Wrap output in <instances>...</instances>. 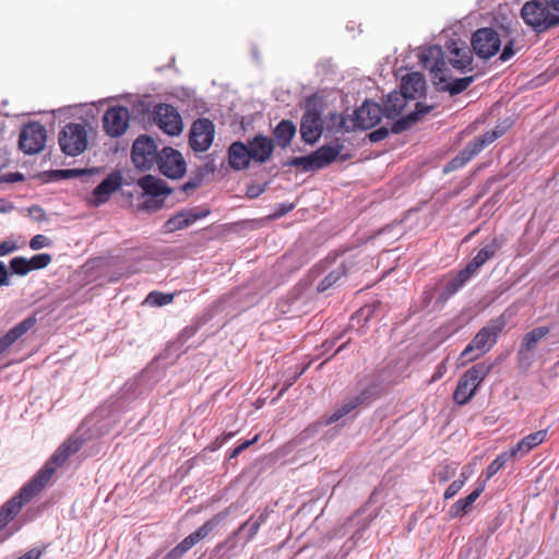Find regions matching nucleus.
I'll return each instance as SVG.
<instances>
[{
	"label": "nucleus",
	"instance_id": "393cba45",
	"mask_svg": "<svg viewBox=\"0 0 559 559\" xmlns=\"http://www.w3.org/2000/svg\"><path fill=\"white\" fill-rule=\"evenodd\" d=\"M425 87L424 76L418 72H412L402 79L400 93L409 100H414L424 94Z\"/></svg>",
	"mask_w": 559,
	"mask_h": 559
},
{
	"label": "nucleus",
	"instance_id": "680f3d73",
	"mask_svg": "<svg viewBox=\"0 0 559 559\" xmlns=\"http://www.w3.org/2000/svg\"><path fill=\"white\" fill-rule=\"evenodd\" d=\"M549 8H551L554 11L559 12V0H546Z\"/></svg>",
	"mask_w": 559,
	"mask_h": 559
},
{
	"label": "nucleus",
	"instance_id": "f257e3e1",
	"mask_svg": "<svg viewBox=\"0 0 559 559\" xmlns=\"http://www.w3.org/2000/svg\"><path fill=\"white\" fill-rule=\"evenodd\" d=\"M84 440L81 437L71 436L62 442L37 474L22 487V496L32 500L38 495L50 480L58 467L83 447Z\"/></svg>",
	"mask_w": 559,
	"mask_h": 559
},
{
	"label": "nucleus",
	"instance_id": "1a4fd4ad",
	"mask_svg": "<svg viewBox=\"0 0 559 559\" xmlns=\"http://www.w3.org/2000/svg\"><path fill=\"white\" fill-rule=\"evenodd\" d=\"M47 141V130L38 121H32L23 126L19 146L24 154L34 155L41 152Z\"/></svg>",
	"mask_w": 559,
	"mask_h": 559
},
{
	"label": "nucleus",
	"instance_id": "58836bf2",
	"mask_svg": "<svg viewBox=\"0 0 559 559\" xmlns=\"http://www.w3.org/2000/svg\"><path fill=\"white\" fill-rule=\"evenodd\" d=\"M457 465L454 463H448L439 467L436 472V477L440 483H447L453 478L456 474Z\"/></svg>",
	"mask_w": 559,
	"mask_h": 559
},
{
	"label": "nucleus",
	"instance_id": "13d9d810",
	"mask_svg": "<svg viewBox=\"0 0 559 559\" xmlns=\"http://www.w3.org/2000/svg\"><path fill=\"white\" fill-rule=\"evenodd\" d=\"M445 370H447V366H445V361H443L437 367V370H436L435 374L432 376V381H437L438 379H440L444 374Z\"/></svg>",
	"mask_w": 559,
	"mask_h": 559
},
{
	"label": "nucleus",
	"instance_id": "dca6fc26",
	"mask_svg": "<svg viewBox=\"0 0 559 559\" xmlns=\"http://www.w3.org/2000/svg\"><path fill=\"white\" fill-rule=\"evenodd\" d=\"M419 62L433 75V81L447 72V64L443 59V51L440 46L432 45L420 48L418 52Z\"/></svg>",
	"mask_w": 559,
	"mask_h": 559
},
{
	"label": "nucleus",
	"instance_id": "423d86ee",
	"mask_svg": "<svg viewBox=\"0 0 559 559\" xmlns=\"http://www.w3.org/2000/svg\"><path fill=\"white\" fill-rule=\"evenodd\" d=\"M58 142L61 151L69 156H78L87 147V130L85 123L70 122L59 132Z\"/></svg>",
	"mask_w": 559,
	"mask_h": 559
},
{
	"label": "nucleus",
	"instance_id": "5fc2aeb1",
	"mask_svg": "<svg viewBox=\"0 0 559 559\" xmlns=\"http://www.w3.org/2000/svg\"><path fill=\"white\" fill-rule=\"evenodd\" d=\"M194 243L203 242L204 245L210 240V235L207 229H202L201 231L197 233L193 237Z\"/></svg>",
	"mask_w": 559,
	"mask_h": 559
},
{
	"label": "nucleus",
	"instance_id": "6e6d98bb",
	"mask_svg": "<svg viewBox=\"0 0 559 559\" xmlns=\"http://www.w3.org/2000/svg\"><path fill=\"white\" fill-rule=\"evenodd\" d=\"M41 554L40 549L33 548L16 559H39Z\"/></svg>",
	"mask_w": 559,
	"mask_h": 559
},
{
	"label": "nucleus",
	"instance_id": "4c0bfd02",
	"mask_svg": "<svg viewBox=\"0 0 559 559\" xmlns=\"http://www.w3.org/2000/svg\"><path fill=\"white\" fill-rule=\"evenodd\" d=\"M9 265L11 273L19 276H25L31 272L28 259L25 257H15L11 259Z\"/></svg>",
	"mask_w": 559,
	"mask_h": 559
},
{
	"label": "nucleus",
	"instance_id": "f8f14e48",
	"mask_svg": "<svg viewBox=\"0 0 559 559\" xmlns=\"http://www.w3.org/2000/svg\"><path fill=\"white\" fill-rule=\"evenodd\" d=\"M129 122L128 108L121 105L112 106L103 116V130L110 138H119L128 130Z\"/></svg>",
	"mask_w": 559,
	"mask_h": 559
},
{
	"label": "nucleus",
	"instance_id": "5701e85b",
	"mask_svg": "<svg viewBox=\"0 0 559 559\" xmlns=\"http://www.w3.org/2000/svg\"><path fill=\"white\" fill-rule=\"evenodd\" d=\"M486 488V480L478 481L477 487L465 498L455 501L449 509V516L451 519H460L467 514Z\"/></svg>",
	"mask_w": 559,
	"mask_h": 559
},
{
	"label": "nucleus",
	"instance_id": "a18cd8bd",
	"mask_svg": "<svg viewBox=\"0 0 559 559\" xmlns=\"http://www.w3.org/2000/svg\"><path fill=\"white\" fill-rule=\"evenodd\" d=\"M465 484L463 480H460L459 478L453 480L448 488L445 489L443 497L444 499H451L453 498L464 486Z\"/></svg>",
	"mask_w": 559,
	"mask_h": 559
},
{
	"label": "nucleus",
	"instance_id": "b1692460",
	"mask_svg": "<svg viewBox=\"0 0 559 559\" xmlns=\"http://www.w3.org/2000/svg\"><path fill=\"white\" fill-rule=\"evenodd\" d=\"M210 533V521L205 522L199 530L187 536L180 544L171 549L163 559H180L193 545L207 536Z\"/></svg>",
	"mask_w": 559,
	"mask_h": 559
},
{
	"label": "nucleus",
	"instance_id": "aec40b11",
	"mask_svg": "<svg viewBox=\"0 0 559 559\" xmlns=\"http://www.w3.org/2000/svg\"><path fill=\"white\" fill-rule=\"evenodd\" d=\"M189 144L194 152H205L210 147V119L201 118L193 122Z\"/></svg>",
	"mask_w": 559,
	"mask_h": 559
},
{
	"label": "nucleus",
	"instance_id": "412c9836",
	"mask_svg": "<svg viewBox=\"0 0 559 559\" xmlns=\"http://www.w3.org/2000/svg\"><path fill=\"white\" fill-rule=\"evenodd\" d=\"M122 185V176L119 171L109 174L94 190L92 203L99 206L107 202L112 192L118 190Z\"/></svg>",
	"mask_w": 559,
	"mask_h": 559
},
{
	"label": "nucleus",
	"instance_id": "20e7f679",
	"mask_svg": "<svg viewBox=\"0 0 559 559\" xmlns=\"http://www.w3.org/2000/svg\"><path fill=\"white\" fill-rule=\"evenodd\" d=\"M491 366L480 362L468 369L459 380L457 386L454 391L453 399L456 404H466L474 395L490 372Z\"/></svg>",
	"mask_w": 559,
	"mask_h": 559
},
{
	"label": "nucleus",
	"instance_id": "4be33fe9",
	"mask_svg": "<svg viewBox=\"0 0 559 559\" xmlns=\"http://www.w3.org/2000/svg\"><path fill=\"white\" fill-rule=\"evenodd\" d=\"M381 115V107L367 100L355 111V124L365 130L371 129L380 122Z\"/></svg>",
	"mask_w": 559,
	"mask_h": 559
},
{
	"label": "nucleus",
	"instance_id": "0e129e2a",
	"mask_svg": "<svg viewBox=\"0 0 559 559\" xmlns=\"http://www.w3.org/2000/svg\"><path fill=\"white\" fill-rule=\"evenodd\" d=\"M211 134H212V135L214 134V130H213V129H212V131H211Z\"/></svg>",
	"mask_w": 559,
	"mask_h": 559
},
{
	"label": "nucleus",
	"instance_id": "a19ab883",
	"mask_svg": "<svg viewBox=\"0 0 559 559\" xmlns=\"http://www.w3.org/2000/svg\"><path fill=\"white\" fill-rule=\"evenodd\" d=\"M174 296L171 294H163L158 292H153L147 296V301L154 306H165L173 301Z\"/></svg>",
	"mask_w": 559,
	"mask_h": 559
},
{
	"label": "nucleus",
	"instance_id": "6e6552de",
	"mask_svg": "<svg viewBox=\"0 0 559 559\" xmlns=\"http://www.w3.org/2000/svg\"><path fill=\"white\" fill-rule=\"evenodd\" d=\"M158 158L159 153L153 138L143 134L134 141L131 150V159L138 169H151L157 164Z\"/></svg>",
	"mask_w": 559,
	"mask_h": 559
},
{
	"label": "nucleus",
	"instance_id": "cd10ccee",
	"mask_svg": "<svg viewBox=\"0 0 559 559\" xmlns=\"http://www.w3.org/2000/svg\"><path fill=\"white\" fill-rule=\"evenodd\" d=\"M546 437L547 430H538L532 432L524 437L523 439H521L513 448L509 450V452L513 457L524 456L531 450L542 444L546 440Z\"/></svg>",
	"mask_w": 559,
	"mask_h": 559
},
{
	"label": "nucleus",
	"instance_id": "052dcab7",
	"mask_svg": "<svg viewBox=\"0 0 559 559\" xmlns=\"http://www.w3.org/2000/svg\"><path fill=\"white\" fill-rule=\"evenodd\" d=\"M258 440V436H255L253 439L251 440H248V441H245L242 442L241 444H239L237 448H238V451L242 452L243 450H246L247 448H249L251 444H253L254 442H257Z\"/></svg>",
	"mask_w": 559,
	"mask_h": 559
},
{
	"label": "nucleus",
	"instance_id": "8fccbe9b",
	"mask_svg": "<svg viewBox=\"0 0 559 559\" xmlns=\"http://www.w3.org/2000/svg\"><path fill=\"white\" fill-rule=\"evenodd\" d=\"M17 250V245L12 240H4L0 242V257L7 255Z\"/></svg>",
	"mask_w": 559,
	"mask_h": 559
},
{
	"label": "nucleus",
	"instance_id": "09e8293b",
	"mask_svg": "<svg viewBox=\"0 0 559 559\" xmlns=\"http://www.w3.org/2000/svg\"><path fill=\"white\" fill-rule=\"evenodd\" d=\"M11 285V273L5 264L0 261V287Z\"/></svg>",
	"mask_w": 559,
	"mask_h": 559
},
{
	"label": "nucleus",
	"instance_id": "0eeeda50",
	"mask_svg": "<svg viewBox=\"0 0 559 559\" xmlns=\"http://www.w3.org/2000/svg\"><path fill=\"white\" fill-rule=\"evenodd\" d=\"M521 15L527 25L538 32L559 24V16L549 12L539 0L526 2L521 10Z\"/></svg>",
	"mask_w": 559,
	"mask_h": 559
},
{
	"label": "nucleus",
	"instance_id": "f704fd0d",
	"mask_svg": "<svg viewBox=\"0 0 559 559\" xmlns=\"http://www.w3.org/2000/svg\"><path fill=\"white\" fill-rule=\"evenodd\" d=\"M360 396L352 397L345 401L335 412L330 416L328 423L332 424L349 414L353 409H355L361 403Z\"/></svg>",
	"mask_w": 559,
	"mask_h": 559
},
{
	"label": "nucleus",
	"instance_id": "c03bdc74",
	"mask_svg": "<svg viewBox=\"0 0 559 559\" xmlns=\"http://www.w3.org/2000/svg\"><path fill=\"white\" fill-rule=\"evenodd\" d=\"M344 274V270H336L329 274L319 285L318 289L321 292L326 290L330 286L336 283Z\"/></svg>",
	"mask_w": 559,
	"mask_h": 559
},
{
	"label": "nucleus",
	"instance_id": "39448f33",
	"mask_svg": "<svg viewBox=\"0 0 559 559\" xmlns=\"http://www.w3.org/2000/svg\"><path fill=\"white\" fill-rule=\"evenodd\" d=\"M499 247L500 243L496 238L486 243L466 267L448 283V293L454 294L459 290L481 265L496 254Z\"/></svg>",
	"mask_w": 559,
	"mask_h": 559
},
{
	"label": "nucleus",
	"instance_id": "bf43d9fd",
	"mask_svg": "<svg viewBox=\"0 0 559 559\" xmlns=\"http://www.w3.org/2000/svg\"><path fill=\"white\" fill-rule=\"evenodd\" d=\"M13 209H14L13 203L5 201V200H0V213H9Z\"/></svg>",
	"mask_w": 559,
	"mask_h": 559
},
{
	"label": "nucleus",
	"instance_id": "37998d69",
	"mask_svg": "<svg viewBox=\"0 0 559 559\" xmlns=\"http://www.w3.org/2000/svg\"><path fill=\"white\" fill-rule=\"evenodd\" d=\"M201 181V177L195 176L193 178H190L186 183H183L178 190V193L182 195L181 200H183L189 192L197 189L200 186Z\"/></svg>",
	"mask_w": 559,
	"mask_h": 559
},
{
	"label": "nucleus",
	"instance_id": "2f4dec72",
	"mask_svg": "<svg viewBox=\"0 0 559 559\" xmlns=\"http://www.w3.org/2000/svg\"><path fill=\"white\" fill-rule=\"evenodd\" d=\"M407 100L409 99L406 98L403 94L394 91L388 95L382 111L389 118H395L403 112L405 106L407 105Z\"/></svg>",
	"mask_w": 559,
	"mask_h": 559
},
{
	"label": "nucleus",
	"instance_id": "c9c22d12",
	"mask_svg": "<svg viewBox=\"0 0 559 559\" xmlns=\"http://www.w3.org/2000/svg\"><path fill=\"white\" fill-rule=\"evenodd\" d=\"M415 107H416L415 111L406 115L404 118H402L396 123V127H395L396 131H400V130L406 128L409 122H414V121L418 120L423 115L428 114L431 109V107L426 106L420 103H416Z\"/></svg>",
	"mask_w": 559,
	"mask_h": 559
},
{
	"label": "nucleus",
	"instance_id": "c756f323",
	"mask_svg": "<svg viewBox=\"0 0 559 559\" xmlns=\"http://www.w3.org/2000/svg\"><path fill=\"white\" fill-rule=\"evenodd\" d=\"M474 81V76H464L461 79L450 80L447 75V72L438 76V80L435 84L438 86L440 91H447L450 94H459L466 90Z\"/></svg>",
	"mask_w": 559,
	"mask_h": 559
},
{
	"label": "nucleus",
	"instance_id": "ddd939ff",
	"mask_svg": "<svg viewBox=\"0 0 559 559\" xmlns=\"http://www.w3.org/2000/svg\"><path fill=\"white\" fill-rule=\"evenodd\" d=\"M157 166L159 171L170 179L181 178L187 171L185 158L179 151L173 147H164L159 152Z\"/></svg>",
	"mask_w": 559,
	"mask_h": 559
},
{
	"label": "nucleus",
	"instance_id": "6ab92c4d",
	"mask_svg": "<svg viewBox=\"0 0 559 559\" xmlns=\"http://www.w3.org/2000/svg\"><path fill=\"white\" fill-rule=\"evenodd\" d=\"M322 130L320 112L317 109L311 108L310 104H308L307 110L301 119V138L305 142L312 144L319 140L322 134Z\"/></svg>",
	"mask_w": 559,
	"mask_h": 559
},
{
	"label": "nucleus",
	"instance_id": "7ed1b4c3",
	"mask_svg": "<svg viewBox=\"0 0 559 559\" xmlns=\"http://www.w3.org/2000/svg\"><path fill=\"white\" fill-rule=\"evenodd\" d=\"M501 323H493L481 329L473 338V341L465 347L459 358L460 365L464 366L477 359L479 356L488 352L497 341V335L501 331Z\"/></svg>",
	"mask_w": 559,
	"mask_h": 559
},
{
	"label": "nucleus",
	"instance_id": "7c9ffc66",
	"mask_svg": "<svg viewBox=\"0 0 559 559\" xmlns=\"http://www.w3.org/2000/svg\"><path fill=\"white\" fill-rule=\"evenodd\" d=\"M250 153L248 145L235 142L229 147V164L235 169H243L248 167L250 162Z\"/></svg>",
	"mask_w": 559,
	"mask_h": 559
},
{
	"label": "nucleus",
	"instance_id": "4468645a",
	"mask_svg": "<svg viewBox=\"0 0 559 559\" xmlns=\"http://www.w3.org/2000/svg\"><path fill=\"white\" fill-rule=\"evenodd\" d=\"M503 133L502 130H493L488 132L473 143L468 144L455 158H453L444 168V171H450L456 168L464 166L467 162H469L475 155H477L480 151L484 150L485 146L492 143L496 139L501 136Z\"/></svg>",
	"mask_w": 559,
	"mask_h": 559
},
{
	"label": "nucleus",
	"instance_id": "e433bc0d",
	"mask_svg": "<svg viewBox=\"0 0 559 559\" xmlns=\"http://www.w3.org/2000/svg\"><path fill=\"white\" fill-rule=\"evenodd\" d=\"M513 456L509 451H506L498 455L487 467L486 469V481L490 479L493 475H496L504 465L506 463L512 459Z\"/></svg>",
	"mask_w": 559,
	"mask_h": 559
},
{
	"label": "nucleus",
	"instance_id": "ea45409f",
	"mask_svg": "<svg viewBox=\"0 0 559 559\" xmlns=\"http://www.w3.org/2000/svg\"><path fill=\"white\" fill-rule=\"evenodd\" d=\"M52 260L49 253H38L28 259L31 271L46 267Z\"/></svg>",
	"mask_w": 559,
	"mask_h": 559
},
{
	"label": "nucleus",
	"instance_id": "2eb2a0df",
	"mask_svg": "<svg viewBox=\"0 0 559 559\" xmlns=\"http://www.w3.org/2000/svg\"><path fill=\"white\" fill-rule=\"evenodd\" d=\"M501 46V40L492 28H480L472 37V47L475 53L483 59L495 56Z\"/></svg>",
	"mask_w": 559,
	"mask_h": 559
},
{
	"label": "nucleus",
	"instance_id": "a211bd4d",
	"mask_svg": "<svg viewBox=\"0 0 559 559\" xmlns=\"http://www.w3.org/2000/svg\"><path fill=\"white\" fill-rule=\"evenodd\" d=\"M447 48L449 51V62L454 69L461 72L472 70L473 56L464 41L452 39Z\"/></svg>",
	"mask_w": 559,
	"mask_h": 559
},
{
	"label": "nucleus",
	"instance_id": "f03ea898",
	"mask_svg": "<svg viewBox=\"0 0 559 559\" xmlns=\"http://www.w3.org/2000/svg\"><path fill=\"white\" fill-rule=\"evenodd\" d=\"M136 185L142 189V203L139 204L140 211L155 213L165 205V199L175 192L167 183L155 176L145 175L138 179Z\"/></svg>",
	"mask_w": 559,
	"mask_h": 559
},
{
	"label": "nucleus",
	"instance_id": "49530a36",
	"mask_svg": "<svg viewBox=\"0 0 559 559\" xmlns=\"http://www.w3.org/2000/svg\"><path fill=\"white\" fill-rule=\"evenodd\" d=\"M49 245L50 240L44 235H35L29 241V247L33 250H39L44 247H48Z\"/></svg>",
	"mask_w": 559,
	"mask_h": 559
},
{
	"label": "nucleus",
	"instance_id": "de8ad7c7",
	"mask_svg": "<svg viewBox=\"0 0 559 559\" xmlns=\"http://www.w3.org/2000/svg\"><path fill=\"white\" fill-rule=\"evenodd\" d=\"M28 214L32 216V218L36 222H44L47 221V215L43 207L39 205H32L27 209Z\"/></svg>",
	"mask_w": 559,
	"mask_h": 559
},
{
	"label": "nucleus",
	"instance_id": "473e14b6",
	"mask_svg": "<svg viewBox=\"0 0 559 559\" xmlns=\"http://www.w3.org/2000/svg\"><path fill=\"white\" fill-rule=\"evenodd\" d=\"M295 133L296 127L293 124V122L287 120H283L282 122H280L274 131L277 144L283 147L287 146L290 143Z\"/></svg>",
	"mask_w": 559,
	"mask_h": 559
},
{
	"label": "nucleus",
	"instance_id": "a878e982",
	"mask_svg": "<svg viewBox=\"0 0 559 559\" xmlns=\"http://www.w3.org/2000/svg\"><path fill=\"white\" fill-rule=\"evenodd\" d=\"M250 158L257 163L266 162L273 153V142L267 136L258 135L248 143Z\"/></svg>",
	"mask_w": 559,
	"mask_h": 559
},
{
	"label": "nucleus",
	"instance_id": "bb28decb",
	"mask_svg": "<svg viewBox=\"0 0 559 559\" xmlns=\"http://www.w3.org/2000/svg\"><path fill=\"white\" fill-rule=\"evenodd\" d=\"M36 318L31 316L10 329L5 335L0 337V355L8 349L14 342L22 337L35 323Z\"/></svg>",
	"mask_w": 559,
	"mask_h": 559
},
{
	"label": "nucleus",
	"instance_id": "864d4df0",
	"mask_svg": "<svg viewBox=\"0 0 559 559\" xmlns=\"http://www.w3.org/2000/svg\"><path fill=\"white\" fill-rule=\"evenodd\" d=\"M264 191L261 185H251L247 189V195L249 198H257Z\"/></svg>",
	"mask_w": 559,
	"mask_h": 559
},
{
	"label": "nucleus",
	"instance_id": "72a5a7b5",
	"mask_svg": "<svg viewBox=\"0 0 559 559\" xmlns=\"http://www.w3.org/2000/svg\"><path fill=\"white\" fill-rule=\"evenodd\" d=\"M549 330L545 326L536 328L530 331L523 338L521 350H532L536 344L548 334Z\"/></svg>",
	"mask_w": 559,
	"mask_h": 559
},
{
	"label": "nucleus",
	"instance_id": "9d476101",
	"mask_svg": "<svg viewBox=\"0 0 559 559\" xmlns=\"http://www.w3.org/2000/svg\"><path fill=\"white\" fill-rule=\"evenodd\" d=\"M341 150L342 147L338 145H324L308 156L295 157L290 165L301 167L304 170L320 169L330 165L338 156Z\"/></svg>",
	"mask_w": 559,
	"mask_h": 559
},
{
	"label": "nucleus",
	"instance_id": "79ce46f5",
	"mask_svg": "<svg viewBox=\"0 0 559 559\" xmlns=\"http://www.w3.org/2000/svg\"><path fill=\"white\" fill-rule=\"evenodd\" d=\"M58 175L63 179L78 178L84 176H92L94 170L91 169H61L57 171Z\"/></svg>",
	"mask_w": 559,
	"mask_h": 559
},
{
	"label": "nucleus",
	"instance_id": "f3484780",
	"mask_svg": "<svg viewBox=\"0 0 559 559\" xmlns=\"http://www.w3.org/2000/svg\"><path fill=\"white\" fill-rule=\"evenodd\" d=\"M209 214V210H199L197 207L179 211L163 224L162 231L164 234H170L176 230L185 229L198 219L206 217Z\"/></svg>",
	"mask_w": 559,
	"mask_h": 559
},
{
	"label": "nucleus",
	"instance_id": "3c124183",
	"mask_svg": "<svg viewBox=\"0 0 559 559\" xmlns=\"http://www.w3.org/2000/svg\"><path fill=\"white\" fill-rule=\"evenodd\" d=\"M23 180H24V175L19 171L8 173L0 177V182L13 183V182H20Z\"/></svg>",
	"mask_w": 559,
	"mask_h": 559
},
{
	"label": "nucleus",
	"instance_id": "9b49d317",
	"mask_svg": "<svg viewBox=\"0 0 559 559\" xmlns=\"http://www.w3.org/2000/svg\"><path fill=\"white\" fill-rule=\"evenodd\" d=\"M152 119L165 133L178 135L181 133L183 123L178 110L168 104H157L152 111Z\"/></svg>",
	"mask_w": 559,
	"mask_h": 559
},
{
	"label": "nucleus",
	"instance_id": "4d7b16f0",
	"mask_svg": "<svg viewBox=\"0 0 559 559\" xmlns=\"http://www.w3.org/2000/svg\"><path fill=\"white\" fill-rule=\"evenodd\" d=\"M514 55V51H513V48H512V45L511 44H508L504 46L501 55H500V59L502 61H507L509 60L512 56Z\"/></svg>",
	"mask_w": 559,
	"mask_h": 559
},
{
	"label": "nucleus",
	"instance_id": "603ef678",
	"mask_svg": "<svg viewBox=\"0 0 559 559\" xmlns=\"http://www.w3.org/2000/svg\"><path fill=\"white\" fill-rule=\"evenodd\" d=\"M474 468H475V464L464 465L462 467V471H461V474L459 476V479L463 480V483L465 484L471 478V476L473 475Z\"/></svg>",
	"mask_w": 559,
	"mask_h": 559
},
{
	"label": "nucleus",
	"instance_id": "c85d7f7f",
	"mask_svg": "<svg viewBox=\"0 0 559 559\" xmlns=\"http://www.w3.org/2000/svg\"><path fill=\"white\" fill-rule=\"evenodd\" d=\"M29 501L31 500H26V497L22 496V489L17 495L9 499L0 508V531L4 528L7 524L21 511L22 507Z\"/></svg>",
	"mask_w": 559,
	"mask_h": 559
},
{
	"label": "nucleus",
	"instance_id": "e2e57ef3",
	"mask_svg": "<svg viewBox=\"0 0 559 559\" xmlns=\"http://www.w3.org/2000/svg\"><path fill=\"white\" fill-rule=\"evenodd\" d=\"M239 453H241L240 451H238V448L236 447L231 452H230V459H234L236 457Z\"/></svg>",
	"mask_w": 559,
	"mask_h": 559
}]
</instances>
